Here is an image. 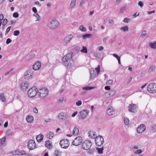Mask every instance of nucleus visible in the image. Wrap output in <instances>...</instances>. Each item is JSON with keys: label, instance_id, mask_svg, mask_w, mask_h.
<instances>
[{"label": "nucleus", "instance_id": "ddd939ff", "mask_svg": "<svg viewBox=\"0 0 156 156\" xmlns=\"http://www.w3.org/2000/svg\"><path fill=\"white\" fill-rule=\"evenodd\" d=\"M64 65L65 66H70L73 62L72 59H62Z\"/></svg>", "mask_w": 156, "mask_h": 156}, {"label": "nucleus", "instance_id": "5701e85b", "mask_svg": "<svg viewBox=\"0 0 156 156\" xmlns=\"http://www.w3.org/2000/svg\"><path fill=\"white\" fill-rule=\"evenodd\" d=\"M45 145L46 147L50 149L52 147V144L50 140H47L45 142Z\"/></svg>", "mask_w": 156, "mask_h": 156}, {"label": "nucleus", "instance_id": "c756f323", "mask_svg": "<svg viewBox=\"0 0 156 156\" xmlns=\"http://www.w3.org/2000/svg\"><path fill=\"white\" fill-rule=\"evenodd\" d=\"M54 134L53 132H50L47 135V137L50 139H51L53 137Z\"/></svg>", "mask_w": 156, "mask_h": 156}, {"label": "nucleus", "instance_id": "680f3d73", "mask_svg": "<svg viewBox=\"0 0 156 156\" xmlns=\"http://www.w3.org/2000/svg\"><path fill=\"white\" fill-rule=\"evenodd\" d=\"M33 112L35 113H38V110L37 108H33Z\"/></svg>", "mask_w": 156, "mask_h": 156}, {"label": "nucleus", "instance_id": "052dcab7", "mask_svg": "<svg viewBox=\"0 0 156 156\" xmlns=\"http://www.w3.org/2000/svg\"><path fill=\"white\" fill-rule=\"evenodd\" d=\"M113 56L115 57L116 58H120V57L118 56L117 54H114L113 55Z\"/></svg>", "mask_w": 156, "mask_h": 156}, {"label": "nucleus", "instance_id": "20e7f679", "mask_svg": "<svg viewBox=\"0 0 156 156\" xmlns=\"http://www.w3.org/2000/svg\"><path fill=\"white\" fill-rule=\"evenodd\" d=\"M48 93V90L47 88H44L39 90L38 94L40 97L43 98L46 96Z\"/></svg>", "mask_w": 156, "mask_h": 156}, {"label": "nucleus", "instance_id": "4d7b16f0", "mask_svg": "<svg viewBox=\"0 0 156 156\" xmlns=\"http://www.w3.org/2000/svg\"><path fill=\"white\" fill-rule=\"evenodd\" d=\"M11 28V26L8 27L7 28V29L6 30V32H5V34L8 33L9 32V31Z\"/></svg>", "mask_w": 156, "mask_h": 156}, {"label": "nucleus", "instance_id": "9d476101", "mask_svg": "<svg viewBox=\"0 0 156 156\" xmlns=\"http://www.w3.org/2000/svg\"><path fill=\"white\" fill-rule=\"evenodd\" d=\"M33 75V73L32 70H29L26 71L24 73V78L26 80L32 78Z\"/></svg>", "mask_w": 156, "mask_h": 156}, {"label": "nucleus", "instance_id": "bb28decb", "mask_svg": "<svg viewBox=\"0 0 156 156\" xmlns=\"http://www.w3.org/2000/svg\"><path fill=\"white\" fill-rule=\"evenodd\" d=\"M76 0H72L69 6V8H74L76 5Z\"/></svg>", "mask_w": 156, "mask_h": 156}, {"label": "nucleus", "instance_id": "79ce46f5", "mask_svg": "<svg viewBox=\"0 0 156 156\" xmlns=\"http://www.w3.org/2000/svg\"><path fill=\"white\" fill-rule=\"evenodd\" d=\"M20 31L19 30H15L14 32V35L15 36H18L20 34Z\"/></svg>", "mask_w": 156, "mask_h": 156}, {"label": "nucleus", "instance_id": "5fc2aeb1", "mask_svg": "<svg viewBox=\"0 0 156 156\" xmlns=\"http://www.w3.org/2000/svg\"><path fill=\"white\" fill-rule=\"evenodd\" d=\"M138 5L142 7L144 5V4L142 2L140 1L138 3Z\"/></svg>", "mask_w": 156, "mask_h": 156}, {"label": "nucleus", "instance_id": "1a4fd4ad", "mask_svg": "<svg viewBox=\"0 0 156 156\" xmlns=\"http://www.w3.org/2000/svg\"><path fill=\"white\" fill-rule=\"evenodd\" d=\"M59 23L56 20H52L51 22L48 24V26L52 29L57 27L58 26Z\"/></svg>", "mask_w": 156, "mask_h": 156}, {"label": "nucleus", "instance_id": "393cba45", "mask_svg": "<svg viewBox=\"0 0 156 156\" xmlns=\"http://www.w3.org/2000/svg\"><path fill=\"white\" fill-rule=\"evenodd\" d=\"M43 138L44 136L43 135L40 134L36 137V139L38 142H41L43 140Z\"/></svg>", "mask_w": 156, "mask_h": 156}, {"label": "nucleus", "instance_id": "cd10ccee", "mask_svg": "<svg viewBox=\"0 0 156 156\" xmlns=\"http://www.w3.org/2000/svg\"><path fill=\"white\" fill-rule=\"evenodd\" d=\"M26 120L28 122L31 123L33 120V117L32 116H28L26 118Z\"/></svg>", "mask_w": 156, "mask_h": 156}, {"label": "nucleus", "instance_id": "774afa93", "mask_svg": "<svg viewBox=\"0 0 156 156\" xmlns=\"http://www.w3.org/2000/svg\"><path fill=\"white\" fill-rule=\"evenodd\" d=\"M77 114V112H74L72 115V117H74Z\"/></svg>", "mask_w": 156, "mask_h": 156}, {"label": "nucleus", "instance_id": "4c0bfd02", "mask_svg": "<svg viewBox=\"0 0 156 156\" xmlns=\"http://www.w3.org/2000/svg\"><path fill=\"white\" fill-rule=\"evenodd\" d=\"M97 149L99 154H101L103 153V150H104V148L103 147L100 148H97Z\"/></svg>", "mask_w": 156, "mask_h": 156}, {"label": "nucleus", "instance_id": "0eeeda50", "mask_svg": "<svg viewBox=\"0 0 156 156\" xmlns=\"http://www.w3.org/2000/svg\"><path fill=\"white\" fill-rule=\"evenodd\" d=\"M83 141L82 138L81 136H77L73 141L72 144L75 146H78L81 144Z\"/></svg>", "mask_w": 156, "mask_h": 156}, {"label": "nucleus", "instance_id": "0e129e2a", "mask_svg": "<svg viewBox=\"0 0 156 156\" xmlns=\"http://www.w3.org/2000/svg\"><path fill=\"white\" fill-rule=\"evenodd\" d=\"M105 89L107 90H109L110 89V87L109 86H106L105 87Z\"/></svg>", "mask_w": 156, "mask_h": 156}, {"label": "nucleus", "instance_id": "4be33fe9", "mask_svg": "<svg viewBox=\"0 0 156 156\" xmlns=\"http://www.w3.org/2000/svg\"><path fill=\"white\" fill-rule=\"evenodd\" d=\"M88 136L91 138L95 139V136H96V133L94 131L90 130L89 131Z\"/></svg>", "mask_w": 156, "mask_h": 156}, {"label": "nucleus", "instance_id": "423d86ee", "mask_svg": "<svg viewBox=\"0 0 156 156\" xmlns=\"http://www.w3.org/2000/svg\"><path fill=\"white\" fill-rule=\"evenodd\" d=\"M147 90L151 93H154L156 92V83H152L150 84L147 87Z\"/></svg>", "mask_w": 156, "mask_h": 156}, {"label": "nucleus", "instance_id": "c85d7f7f", "mask_svg": "<svg viewBox=\"0 0 156 156\" xmlns=\"http://www.w3.org/2000/svg\"><path fill=\"white\" fill-rule=\"evenodd\" d=\"M92 36V34H87L83 35L82 37L83 39H85L87 38H89Z\"/></svg>", "mask_w": 156, "mask_h": 156}, {"label": "nucleus", "instance_id": "f704fd0d", "mask_svg": "<svg viewBox=\"0 0 156 156\" xmlns=\"http://www.w3.org/2000/svg\"><path fill=\"white\" fill-rule=\"evenodd\" d=\"M121 30H123V31H127L128 30V27L127 26H126L121 27L120 28Z\"/></svg>", "mask_w": 156, "mask_h": 156}, {"label": "nucleus", "instance_id": "a19ab883", "mask_svg": "<svg viewBox=\"0 0 156 156\" xmlns=\"http://www.w3.org/2000/svg\"><path fill=\"white\" fill-rule=\"evenodd\" d=\"M124 122L126 125H128L129 124V120L127 118H124Z\"/></svg>", "mask_w": 156, "mask_h": 156}, {"label": "nucleus", "instance_id": "39448f33", "mask_svg": "<svg viewBox=\"0 0 156 156\" xmlns=\"http://www.w3.org/2000/svg\"><path fill=\"white\" fill-rule=\"evenodd\" d=\"M95 141L97 146H101L104 143V139L103 137L101 136H96Z\"/></svg>", "mask_w": 156, "mask_h": 156}, {"label": "nucleus", "instance_id": "4468645a", "mask_svg": "<svg viewBox=\"0 0 156 156\" xmlns=\"http://www.w3.org/2000/svg\"><path fill=\"white\" fill-rule=\"evenodd\" d=\"M69 117L67 114L63 112L60 113L58 115V118L60 120H65Z\"/></svg>", "mask_w": 156, "mask_h": 156}, {"label": "nucleus", "instance_id": "a211bd4d", "mask_svg": "<svg viewBox=\"0 0 156 156\" xmlns=\"http://www.w3.org/2000/svg\"><path fill=\"white\" fill-rule=\"evenodd\" d=\"M89 112L86 110H84L80 112V116L82 119H84L88 115Z\"/></svg>", "mask_w": 156, "mask_h": 156}, {"label": "nucleus", "instance_id": "864d4df0", "mask_svg": "<svg viewBox=\"0 0 156 156\" xmlns=\"http://www.w3.org/2000/svg\"><path fill=\"white\" fill-rule=\"evenodd\" d=\"M130 21V19L127 18H124L123 20V21L124 22L126 23H128L129 21Z\"/></svg>", "mask_w": 156, "mask_h": 156}, {"label": "nucleus", "instance_id": "473e14b6", "mask_svg": "<svg viewBox=\"0 0 156 156\" xmlns=\"http://www.w3.org/2000/svg\"><path fill=\"white\" fill-rule=\"evenodd\" d=\"M62 152L58 150H56L55 151L54 155L55 156H61Z\"/></svg>", "mask_w": 156, "mask_h": 156}, {"label": "nucleus", "instance_id": "6ab92c4d", "mask_svg": "<svg viewBox=\"0 0 156 156\" xmlns=\"http://www.w3.org/2000/svg\"><path fill=\"white\" fill-rule=\"evenodd\" d=\"M107 114L109 115H112L115 113V111L112 107H110L107 109L106 111Z\"/></svg>", "mask_w": 156, "mask_h": 156}, {"label": "nucleus", "instance_id": "58836bf2", "mask_svg": "<svg viewBox=\"0 0 156 156\" xmlns=\"http://www.w3.org/2000/svg\"><path fill=\"white\" fill-rule=\"evenodd\" d=\"M0 99H1L2 102L5 101V99L4 96V94H0Z\"/></svg>", "mask_w": 156, "mask_h": 156}, {"label": "nucleus", "instance_id": "603ef678", "mask_svg": "<svg viewBox=\"0 0 156 156\" xmlns=\"http://www.w3.org/2000/svg\"><path fill=\"white\" fill-rule=\"evenodd\" d=\"M82 103V101H79L76 103V105L77 106H79L81 105Z\"/></svg>", "mask_w": 156, "mask_h": 156}, {"label": "nucleus", "instance_id": "f3484780", "mask_svg": "<svg viewBox=\"0 0 156 156\" xmlns=\"http://www.w3.org/2000/svg\"><path fill=\"white\" fill-rule=\"evenodd\" d=\"M41 66V64L40 62L37 61L34 64L33 68L34 70H37L40 68Z\"/></svg>", "mask_w": 156, "mask_h": 156}, {"label": "nucleus", "instance_id": "de8ad7c7", "mask_svg": "<svg viewBox=\"0 0 156 156\" xmlns=\"http://www.w3.org/2000/svg\"><path fill=\"white\" fill-rule=\"evenodd\" d=\"M147 34V31L146 30H143L141 34V36H145Z\"/></svg>", "mask_w": 156, "mask_h": 156}, {"label": "nucleus", "instance_id": "9b49d317", "mask_svg": "<svg viewBox=\"0 0 156 156\" xmlns=\"http://www.w3.org/2000/svg\"><path fill=\"white\" fill-rule=\"evenodd\" d=\"M27 145L28 148L30 150L35 149L36 147L35 142L33 140H30L29 141Z\"/></svg>", "mask_w": 156, "mask_h": 156}, {"label": "nucleus", "instance_id": "c03bdc74", "mask_svg": "<svg viewBox=\"0 0 156 156\" xmlns=\"http://www.w3.org/2000/svg\"><path fill=\"white\" fill-rule=\"evenodd\" d=\"M8 22V20L6 19H5L3 20V23H2V25L3 26H5Z\"/></svg>", "mask_w": 156, "mask_h": 156}, {"label": "nucleus", "instance_id": "b1692460", "mask_svg": "<svg viewBox=\"0 0 156 156\" xmlns=\"http://www.w3.org/2000/svg\"><path fill=\"white\" fill-rule=\"evenodd\" d=\"M74 55L73 53H70L66 54V55H65L62 58H72L73 57Z\"/></svg>", "mask_w": 156, "mask_h": 156}, {"label": "nucleus", "instance_id": "aec40b11", "mask_svg": "<svg viewBox=\"0 0 156 156\" xmlns=\"http://www.w3.org/2000/svg\"><path fill=\"white\" fill-rule=\"evenodd\" d=\"M28 87V83L26 82H22L21 85V87L23 90H26Z\"/></svg>", "mask_w": 156, "mask_h": 156}, {"label": "nucleus", "instance_id": "338daca9", "mask_svg": "<svg viewBox=\"0 0 156 156\" xmlns=\"http://www.w3.org/2000/svg\"><path fill=\"white\" fill-rule=\"evenodd\" d=\"M11 132L10 130H8L6 131V133L9 135H10L11 134Z\"/></svg>", "mask_w": 156, "mask_h": 156}, {"label": "nucleus", "instance_id": "3c124183", "mask_svg": "<svg viewBox=\"0 0 156 156\" xmlns=\"http://www.w3.org/2000/svg\"><path fill=\"white\" fill-rule=\"evenodd\" d=\"M94 151V148L90 149L88 151V153L90 154H93Z\"/></svg>", "mask_w": 156, "mask_h": 156}, {"label": "nucleus", "instance_id": "f257e3e1", "mask_svg": "<svg viewBox=\"0 0 156 156\" xmlns=\"http://www.w3.org/2000/svg\"><path fill=\"white\" fill-rule=\"evenodd\" d=\"M92 144L90 140H86L82 143V147L83 149L87 150L90 149Z\"/></svg>", "mask_w": 156, "mask_h": 156}, {"label": "nucleus", "instance_id": "6e6552de", "mask_svg": "<svg viewBox=\"0 0 156 156\" xmlns=\"http://www.w3.org/2000/svg\"><path fill=\"white\" fill-rule=\"evenodd\" d=\"M61 147L63 148H66L69 146V142L67 139H64L60 141L59 143Z\"/></svg>", "mask_w": 156, "mask_h": 156}, {"label": "nucleus", "instance_id": "49530a36", "mask_svg": "<svg viewBox=\"0 0 156 156\" xmlns=\"http://www.w3.org/2000/svg\"><path fill=\"white\" fill-rule=\"evenodd\" d=\"M142 152V150H141V149H139V150H137L135 152H134V153L135 154H141Z\"/></svg>", "mask_w": 156, "mask_h": 156}, {"label": "nucleus", "instance_id": "13d9d810", "mask_svg": "<svg viewBox=\"0 0 156 156\" xmlns=\"http://www.w3.org/2000/svg\"><path fill=\"white\" fill-rule=\"evenodd\" d=\"M32 11L34 12L35 13H36L37 12V9L35 7H33L32 8Z\"/></svg>", "mask_w": 156, "mask_h": 156}, {"label": "nucleus", "instance_id": "f8f14e48", "mask_svg": "<svg viewBox=\"0 0 156 156\" xmlns=\"http://www.w3.org/2000/svg\"><path fill=\"white\" fill-rule=\"evenodd\" d=\"M137 107L136 105L134 104H131L128 106V110L129 112L135 113L137 111Z\"/></svg>", "mask_w": 156, "mask_h": 156}, {"label": "nucleus", "instance_id": "e433bc0d", "mask_svg": "<svg viewBox=\"0 0 156 156\" xmlns=\"http://www.w3.org/2000/svg\"><path fill=\"white\" fill-rule=\"evenodd\" d=\"M126 9V6L125 5L123 7L120 8V9L119 12L121 13H122L124 11H125Z\"/></svg>", "mask_w": 156, "mask_h": 156}, {"label": "nucleus", "instance_id": "c9c22d12", "mask_svg": "<svg viewBox=\"0 0 156 156\" xmlns=\"http://www.w3.org/2000/svg\"><path fill=\"white\" fill-rule=\"evenodd\" d=\"M94 88V87H83V90H89L92 89H93Z\"/></svg>", "mask_w": 156, "mask_h": 156}, {"label": "nucleus", "instance_id": "6e6d98bb", "mask_svg": "<svg viewBox=\"0 0 156 156\" xmlns=\"http://www.w3.org/2000/svg\"><path fill=\"white\" fill-rule=\"evenodd\" d=\"M34 16H35V17H37V20H39V18H40V16L38 14L36 13V15L35 14H34Z\"/></svg>", "mask_w": 156, "mask_h": 156}, {"label": "nucleus", "instance_id": "2f4dec72", "mask_svg": "<svg viewBox=\"0 0 156 156\" xmlns=\"http://www.w3.org/2000/svg\"><path fill=\"white\" fill-rule=\"evenodd\" d=\"M149 45L153 49L156 48V42H154L153 43H150Z\"/></svg>", "mask_w": 156, "mask_h": 156}, {"label": "nucleus", "instance_id": "7ed1b4c3", "mask_svg": "<svg viewBox=\"0 0 156 156\" xmlns=\"http://www.w3.org/2000/svg\"><path fill=\"white\" fill-rule=\"evenodd\" d=\"M95 70L96 71L97 73H96L94 69H91L90 71V79H93L95 77L97 74V75L98 74L100 71V66L98 65V67L95 69Z\"/></svg>", "mask_w": 156, "mask_h": 156}, {"label": "nucleus", "instance_id": "412c9836", "mask_svg": "<svg viewBox=\"0 0 156 156\" xmlns=\"http://www.w3.org/2000/svg\"><path fill=\"white\" fill-rule=\"evenodd\" d=\"M116 93V92L115 90H111L110 91V93H109V94H108V92H106L105 93V96H106V97H109L112 96L114 95Z\"/></svg>", "mask_w": 156, "mask_h": 156}, {"label": "nucleus", "instance_id": "37998d69", "mask_svg": "<svg viewBox=\"0 0 156 156\" xmlns=\"http://www.w3.org/2000/svg\"><path fill=\"white\" fill-rule=\"evenodd\" d=\"M80 30L83 32H85L86 31V28L84 27L83 26L81 25L80 27Z\"/></svg>", "mask_w": 156, "mask_h": 156}, {"label": "nucleus", "instance_id": "bf43d9fd", "mask_svg": "<svg viewBox=\"0 0 156 156\" xmlns=\"http://www.w3.org/2000/svg\"><path fill=\"white\" fill-rule=\"evenodd\" d=\"M64 100V98L62 97H60L58 100V102L59 103H62Z\"/></svg>", "mask_w": 156, "mask_h": 156}, {"label": "nucleus", "instance_id": "a18cd8bd", "mask_svg": "<svg viewBox=\"0 0 156 156\" xmlns=\"http://www.w3.org/2000/svg\"><path fill=\"white\" fill-rule=\"evenodd\" d=\"M19 16V14L18 12H15L13 14V16L14 17L16 18L18 17Z\"/></svg>", "mask_w": 156, "mask_h": 156}, {"label": "nucleus", "instance_id": "e2e57ef3", "mask_svg": "<svg viewBox=\"0 0 156 156\" xmlns=\"http://www.w3.org/2000/svg\"><path fill=\"white\" fill-rule=\"evenodd\" d=\"M108 37H105L103 38V41L104 42H106V40L108 39Z\"/></svg>", "mask_w": 156, "mask_h": 156}, {"label": "nucleus", "instance_id": "72a5a7b5", "mask_svg": "<svg viewBox=\"0 0 156 156\" xmlns=\"http://www.w3.org/2000/svg\"><path fill=\"white\" fill-rule=\"evenodd\" d=\"M6 137H4L1 139V143L2 145H5L6 141Z\"/></svg>", "mask_w": 156, "mask_h": 156}, {"label": "nucleus", "instance_id": "09e8293b", "mask_svg": "<svg viewBox=\"0 0 156 156\" xmlns=\"http://www.w3.org/2000/svg\"><path fill=\"white\" fill-rule=\"evenodd\" d=\"M113 81L112 80H109L107 82V84L108 85H111L113 83Z\"/></svg>", "mask_w": 156, "mask_h": 156}, {"label": "nucleus", "instance_id": "f03ea898", "mask_svg": "<svg viewBox=\"0 0 156 156\" xmlns=\"http://www.w3.org/2000/svg\"><path fill=\"white\" fill-rule=\"evenodd\" d=\"M38 90L36 87H33L30 88L28 91V95L30 98L35 96L37 93Z\"/></svg>", "mask_w": 156, "mask_h": 156}, {"label": "nucleus", "instance_id": "69168bd1", "mask_svg": "<svg viewBox=\"0 0 156 156\" xmlns=\"http://www.w3.org/2000/svg\"><path fill=\"white\" fill-rule=\"evenodd\" d=\"M35 54L34 53L31 54L30 55V58H33L35 57Z\"/></svg>", "mask_w": 156, "mask_h": 156}, {"label": "nucleus", "instance_id": "2eb2a0df", "mask_svg": "<svg viewBox=\"0 0 156 156\" xmlns=\"http://www.w3.org/2000/svg\"><path fill=\"white\" fill-rule=\"evenodd\" d=\"M146 126L144 124L140 125L137 129V132L138 133H140L143 132L145 130Z\"/></svg>", "mask_w": 156, "mask_h": 156}, {"label": "nucleus", "instance_id": "ea45409f", "mask_svg": "<svg viewBox=\"0 0 156 156\" xmlns=\"http://www.w3.org/2000/svg\"><path fill=\"white\" fill-rule=\"evenodd\" d=\"M81 51L83 53H87V49L86 47L83 46V49L81 50Z\"/></svg>", "mask_w": 156, "mask_h": 156}, {"label": "nucleus", "instance_id": "dca6fc26", "mask_svg": "<svg viewBox=\"0 0 156 156\" xmlns=\"http://www.w3.org/2000/svg\"><path fill=\"white\" fill-rule=\"evenodd\" d=\"M73 37V36L72 34L68 35L65 37L64 40V43L66 44H68L69 42Z\"/></svg>", "mask_w": 156, "mask_h": 156}, {"label": "nucleus", "instance_id": "a878e982", "mask_svg": "<svg viewBox=\"0 0 156 156\" xmlns=\"http://www.w3.org/2000/svg\"><path fill=\"white\" fill-rule=\"evenodd\" d=\"M79 133V130L78 128L75 126L73 131V134L74 135H77Z\"/></svg>", "mask_w": 156, "mask_h": 156}, {"label": "nucleus", "instance_id": "8fccbe9b", "mask_svg": "<svg viewBox=\"0 0 156 156\" xmlns=\"http://www.w3.org/2000/svg\"><path fill=\"white\" fill-rule=\"evenodd\" d=\"M12 41V40L10 38H8L6 41V43L7 44H9L11 43Z\"/></svg>", "mask_w": 156, "mask_h": 156}, {"label": "nucleus", "instance_id": "7c9ffc66", "mask_svg": "<svg viewBox=\"0 0 156 156\" xmlns=\"http://www.w3.org/2000/svg\"><path fill=\"white\" fill-rule=\"evenodd\" d=\"M155 69V66L154 65H151L148 71L150 72L154 71Z\"/></svg>", "mask_w": 156, "mask_h": 156}]
</instances>
